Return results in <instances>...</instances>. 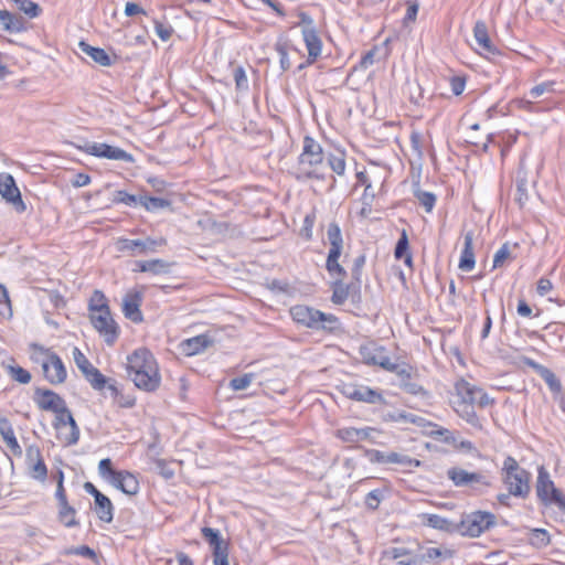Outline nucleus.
Segmentation results:
<instances>
[{
	"instance_id": "f257e3e1",
	"label": "nucleus",
	"mask_w": 565,
	"mask_h": 565,
	"mask_svg": "<svg viewBox=\"0 0 565 565\" xmlns=\"http://www.w3.org/2000/svg\"><path fill=\"white\" fill-rule=\"evenodd\" d=\"M127 372L135 385L142 391L154 392L160 386L159 367L148 349H138L128 355Z\"/></svg>"
},
{
	"instance_id": "f03ea898",
	"label": "nucleus",
	"mask_w": 565,
	"mask_h": 565,
	"mask_svg": "<svg viewBox=\"0 0 565 565\" xmlns=\"http://www.w3.org/2000/svg\"><path fill=\"white\" fill-rule=\"evenodd\" d=\"M296 180H324V153L321 145L310 136L302 141V152L294 172Z\"/></svg>"
},
{
	"instance_id": "7ed1b4c3",
	"label": "nucleus",
	"mask_w": 565,
	"mask_h": 565,
	"mask_svg": "<svg viewBox=\"0 0 565 565\" xmlns=\"http://www.w3.org/2000/svg\"><path fill=\"white\" fill-rule=\"evenodd\" d=\"M501 475L509 494L521 499H526L529 497L531 492V473L520 467L515 458L508 456L504 459Z\"/></svg>"
},
{
	"instance_id": "20e7f679",
	"label": "nucleus",
	"mask_w": 565,
	"mask_h": 565,
	"mask_svg": "<svg viewBox=\"0 0 565 565\" xmlns=\"http://www.w3.org/2000/svg\"><path fill=\"white\" fill-rule=\"evenodd\" d=\"M295 322L313 330L335 331L339 328V319L332 313H324L305 305L292 306L289 310Z\"/></svg>"
},
{
	"instance_id": "39448f33",
	"label": "nucleus",
	"mask_w": 565,
	"mask_h": 565,
	"mask_svg": "<svg viewBox=\"0 0 565 565\" xmlns=\"http://www.w3.org/2000/svg\"><path fill=\"white\" fill-rule=\"evenodd\" d=\"M535 491L543 505L557 507L565 514V494L555 487L544 466H540L537 469Z\"/></svg>"
},
{
	"instance_id": "423d86ee",
	"label": "nucleus",
	"mask_w": 565,
	"mask_h": 565,
	"mask_svg": "<svg viewBox=\"0 0 565 565\" xmlns=\"http://www.w3.org/2000/svg\"><path fill=\"white\" fill-rule=\"evenodd\" d=\"M495 525V515L487 511H475L462 516L458 522V533L463 536L478 537Z\"/></svg>"
},
{
	"instance_id": "0eeeda50",
	"label": "nucleus",
	"mask_w": 565,
	"mask_h": 565,
	"mask_svg": "<svg viewBox=\"0 0 565 565\" xmlns=\"http://www.w3.org/2000/svg\"><path fill=\"white\" fill-rule=\"evenodd\" d=\"M299 25H302L301 34L308 51L307 63L313 64L321 55L322 41L318 34L313 19L303 11L298 12Z\"/></svg>"
},
{
	"instance_id": "6e6552de",
	"label": "nucleus",
	"mask_w": 565,
	"mask_h": 565,
	"mask_svg": "<svg viewBox=\"0 0 565 565\" xmlns=\"http://www.w3.org/2000/svg\"><path fill=\"white\" fill-rule=\"evenodd\" d=\"M447 477L455 487H470L472 490L482 492L483 489L492 486L491 480L482 472H469L459 467H451L447 470Z\"/></svg>"
},
{
	"instance_id": "1a4fd4ad",
	"label": "nucleus",
	"mask_w": 565,
	"mask_h": 565,
	"mask_svg": "<svg viewBox=\"0 0 565 565\" xmlns=\"http://www.w3.org/2000/svg\"><path fill=\"white\" fill-rule=\"evenodd\" d=\"M455 392L456 399L452 403L476 404L484 408L494 402L482 388L470 384L463 379L455 383Z\"/></svg>"
},
{
	"instance_id": "9d476101",
	"label": "nucleus",
	"mask_w": 565,
	"mask_h": 565,
	"mask_svg": "<svg viewBox=\"0 0 565 565\" xmlns=\"http://www.w3.org/2000/svg\"><path fill=\"white\" fill-rule=\"evenodd\" d=\"M339 390L343 396L355 402L372 405L386 403L380 390H374L363 384L343 383Z\"/></svg>"
},
{
	"instance_id": "9b49d317",
	"label": "nucleus",
	"mask_w": 565,
	"mask_h": 565,
	"mask_svg": "<svg viewBox=\"0 0 565 565\" xmlns=\"http://www.w3.org/2000/svg\"><path fill=\"white\" fill-rule=\"evenodd\" d=\"M77 149H79L81 151H83L87 154L98 157V158H106L109 160H118V161H124L127 163L135 162V158L131 153L127 152L126 150H124L119 147L110 146L105 142L86 141L83 146H77Z\"/></svg>"
},
{
	"instance_id": "f8f14e48",
	"label": "nucleus",
	"mask_w": 565,
	"mask_h": 565,
	"mask_svg": "<svg viewBox=\"0 0 565 565\" xmlns=\"http://www.w3.org/2000/svg\"><path fill=\"white\" fill-rule=\"evenodd\" d=\"M202 536L212 548V557L214 565H230V542L223 539L220 531L209 526L201 529Z\"/></svg>"
},
{
	"instance_id": "ddd939ff",
	"label": "nucleus",
	"mask_w": 565,
	"mask_h": 565,
	"mask_svg": "<svg viewBox=\"0 0 565 565\" xmlns=\"http://www.w3.org/2000/svg\"><path fill=\"white\" fill-rule=\"evenodd\" d=\"M89 320L108 345H113L119 337V327L111 317L110 309L96 313H89Z\"/></svg>"
},
{
	"instance_id": "4468645a",
	"label": "nucleus",
	"mask_w": 565,
	"mask_h": 565,
	"mask_svg": "<svg viewBox=\"0 0 565 565\" xmlns=\"http://www.w3.org/2000/svg\"><path fill=\"white\" fill-rule=\"evenodd\" d=\"M395 370L388 372L395 373L399 380V388L414 396H427L428 392L418 383L417 372L413 366L406 363H394Z\"/></svg>"
},
{
	"instance_id": "2eb2a0df",
	"label": "nucleus",
	"mask_w": 565,
	"mask_h": 565,
	"mask_svg": "<svg viewBox=\"0 0 565 565\" xmlns=\"http://www.w3.org/2000/svg\"><path fill=\"white\" fill-rule=\"evenodd\" d=\"M385 348L374 342L360 345L359 354L364 364L380 366L385 371L395 370L394 362L385 354Z\"/></svg>"
},
{
	"instance_id": "dca6fc26",
	"label": "nucleus",
	"mask_w": 565,
	"mask_h": 565,
	"mask_svg": "<svg viewBox=\"0 0 565 565\" xmlns=\"http://www.w3.org/2000/svg\"><path fill=\"white\" fill-rule=\"evenodd\" d=\"M166 244L164 238L153 239H129L119 238L116 243L117 250L121 253H129L130 256L146 255L149 252H154L158 246Z\"/></svg>"
},
{
	"instance_id": "f3484780",
	"label": "nucleus",
	"mask_w": 565,
	"mask_h": 565,
	"mask_svg": "<svg viewBox=\"0 0 565 565\" xmlns=\"http://www.w3.org/2000/svg\"><path fill=\"white\" fill-rule=\"evenodd\" d=\"M0 194L7 203L11 204L17 213H24L26 205L22 200L21 192L17 186L14 178L9 173L0 174Z\"/></svg>"
},
{
	"instance_id": "a211bd4d",
	"label": "nucleus",
	"mask_w": 565,
	"mask_h": 565,
	"mask_svg": "<svg viewBox=\"0 0 565 565\" xmlns=\"http://www.w3.org/2000/svg\"><path fill=\"white\" fill-rule=\"evenodd\" d=\"M44 377L53 385L65 382L67 373L63 361L55 352L47 354L46 361L42 363Z\"/></svg>"
},
{
	"instance_id": "6ab92c4d",
	"label": "nucleus",
	"mask_w": 565,
	"mask_h": 565,
	"mask_svg": "<svg viewBox=\"0 0 565 565\" xmlns=\"http://www.w3.org/2000/svg\"><path fill=\"white\" fill-rule=\"evenodd\" d=\"M142 299V294L137 290L128 291L122 299L124 316L135 323H140L143 321V316L140 310Z\"/></svg>"
},
{
	"instance_id": "aec40b11",
	"label": "nucleus",
	"mask_w": 565,
	"mask_h": 565,
	"mask_svg": "<svg viewBox=\"0 0 565 565\" xmlns=\"http://www.w3.org/2000/svg\"><path fill=\"white\" fill-rule=\"evenodd\" d=\"M375 429L372 427H342L337 429L335 437L349 445H356L361 441L369 440Z\"/></svg>"
},
{
	"instance_id": "412c9836",
	"label": "nucleus",
	"mask_w": 565,
	"mask_h": 565,
	"mask_svg": "<svg viewBox=\"0 0 565 565\" xmlns=\"http://www.w3.org/2000/svg\"><path fill=\"white\" fill-rule=\"evenodd\" d=\"M110 483L127 495H136L139 492L137 477L127 470H119Z\"/></svg>"
},
{
	"instance_id": "4be33fe9",
	"label": "nucleus",
	"mask_w": 565,
	"mask_h": 565,
	"mask_svg": "<svg viewBox=\"0 0 565 565\" xmlns=\"http://www.w3.org/2000/svg\"><path fill=\"white\" fill-rule=\"evenodd\" d=\"M34 401L41 409L51 412L58 411L61 406L66 404L57 393L42 388L35 390Z\"/></svg>"
},
{
	"instance_id": "5701e85b",
	"label": "nucleus",
	"mask_w": 565,
	"mask_h": 565,
	"mask_svg": "<svg viewBox=\"0 0 565 565\" xmlns=\"http://www.w3.org/2000/svg\"><path fill=\"white\" fill-rule=\"evenodd\" d=\"M529 365H531L535 370V372L543 379V381L548 386L551 393L553 394L554 398L557 399L558 395L562 394L563 386L559 379L555 375V373L548 367L539 364L534 361H529Z\"/></svg>"
},
{
	"instance_id": "b1692460",
	"label": "nucleus",
	"mask_w": 565,
	"mask_h": 565,
	"mask_svg": "<svg viewBox=\"0 0 565 565\" xmlns=\"http://www.w3.org/2000/svg\"><path fill=\"white\" fill-rule=\"evenodd\" d=\"M332 296L331 301L335 305H343L349 296H353L354 294H359V285L351 282L344 284L343 279H335L332 285Z\"/></svg>"
},
{
	"instance_id": "393cba45",
	"label": "nucleus",
	"mask_w": 565,
	"mask_h": 565,
	"mask_svg": "<svg viewBox=\"0 0 565 565\" xmlns=\"http://www.w3.org/2000/svg\"><path fill=\"white\" fill-rule=\"evenodd\" d=\"M473 232L469 231L463 236V248L459 259V268L462 271H470L476 265L473 253Z\"/></svg>"
},
{
	"instance_id": "a878e982",
	"label": "nucleus",
	"mask_w": 565,
	"mask_h": 565,
	"mask_svg": "<svg viewBox=\"0 0 565 565\" xmlns=\"http://www.w3.org/2000/svg\"><path fill=\"white\" fill-rule=\"evenodd\" d=\"M423 523L429 527L443 531L445 533H458V522H454L438 514L426 513L422 516Z\"/></svg>"
},
{
	"instance_id": "bb28decb",
	"label": "nucleus",
	"mask_w": 565,
	"mask_h": 565,
	"mask_svg": "<svg viewBox=\"0 0 565 565\" xmlns=\"http://www.w3.org/2000/svg\"><path fill=\"white\" fill-rule=\"evenodd\" d=\"M422 553L417 554L420 564L423 563H440L454 556V551L447 547H419Z\"/></svg>"
},
{
	"instance_id": "cd10ccee",
	"label": "nucleus",
	"mask_w": 565,
	"mask_h": 565,
	"mask_svg": "<svg viewBox=\"0 0 565 565\" xmlns=\"http://www.w3.org/2000/svg\"><path fill=\"white\" fill-rule=\"evenodd\" d=\"M0 435L11 452L20 457L22 455V448L15 438L10 420L3 416H0Z\"/></svg>"
},
{
	"instance_id": "c85d7f7f",
	"label": "nucleus",
	"mask_w": 565,
	"mask_h": 565,
	"mask_svg": "<svg viewBox=\"0 0 565 565\" xmlns=\"http://www.w3.org/2000/svg\"><path fill=\"white\" fill-rule=\"evenodd\" d=\"M213 340L209 334H199L196 337L182 341L181 349L186 355H195L203 352L212 345Z\"/></svg>"
},
{
	"instance_id": "c756f323",
	"label": "nucleus",
	"mask_w": 565,
	"mask_h": 565,
	"mask_svg": "<svg viewBox=\"0 0 565 565\" xmlns=\"http://www.w3.org/2000/svg\"><path fill=\"white\" fill-rule=\"evenodd\" d=\"M473 35L479 47L482 49L486 53H498L497 47L492 44L490 40L486 22L479 20L475 23Z\"/></svg>"
},
{
	"instance_id": "7c9ffc66",
	"label": "nucleus",
	"mask_w": 565,
	"mask_h": 565,
	"mask_svg": "<svg viewBox=\"0 0 565 565\" xmlns=\"http://www.w3.org/2000/svg\"><path fill=\"white\" fill-rule=\"evenodd\" d=\"M139 271L151 273L153 275L168 274L170 271L171 264L163 259H150L139 260L136 263Z\"/></svg>"
},
{
	"instance_id": "2f4dec72",
	"label": "nucleus",
	"mask_w": 565,
	"mask_h": 565,
	"mask_svg": "<svg viewBox=\"0 0 565 565\" xmlns=\"http://www.w3.org/2000/svg\"><path fill=\"white\" fill-rule=\"evenodd\" d=\"M95 511L98 519L103 522L110 523L114 519V505L110 499L104 493L94 501Z\"/></svg>"
},
{
	"instance_id": "473e14b6",
	"label": "nucleus",
	"mask_w": 565,
	"mask_h": 565,
	"mask_svg": "<svg viewBox=\"0 0 565 565\" xmlns=\"http://www.w3.org/2000/svg\"><path fill=\"white\" fill-rule=\"evenodd\" d=\"M79 47L83 53H85L86 55L92 57L93 61H95L99 65H102V66H110L111 65V58L104 49L92 46L84 41L79 42Z\"/></svg>"
},
{
	"instance_id": "72a5a7b5",
	"label": "nucleus",
	"mask_w": 565,
	"mask_h": 565,
	"mask_svg": "<svg viewBox=\"0 0 565 565\" xmlns=\"http://www.w3.org/2000/svg\"><path fill=\"white\" fill-rule=\"evenodd\" d=\"M476 404L452 403L454 411L472 427L481 428L479 417L475 412Z\"/></svg>"
},
{
	"instance_id": "f704fd0d",
	"label": "nucleus",
	"mask_w": 565,
	"mask_h": 565,
	"mask_svg": "<svg viewBox=\"0 0 565 565\" xmlns=\"http://www.w3.org/2000/svg\"><path fill=\"white\" fill-rule=\"evenodd\" d=\"M66 428L68 427V431L60 433V440H62L66 446H72L77 444L79 439V428L72 415V413H66Z\"/></svg>"
},
{
	"instance_id": "c9c22d12",
	"label": "nucleus",
	"mask_w": 565,
	"mask_h": 565,
	"mask_svg": "<svg viewBox=\"0 0 565 565\" xmlns=\"http://www.w3.org/2000/svg\"><path fill=\"white\" fill-rule=\"evenodd\" d=\"M514 200L520 207H523L529 200V182L526 173L521 169L518 171L516 175Z\"/></svg>"
},
{
	"instance_id": "e433bc0d",
	"label": "nucleus",
	"mask_w": 565,
	"mask_h": 565,
	"mask_svg": "<svg viewBox=\"0 0 565 565\" xmlns=\"http://www.w3.org/2000/svg\"><path fill=\"white\" fill-rule=\"evenodd\" d=\"M327 237L330 244L329 252H333L337 254H342L343 249V238L341 234L340 226L338 223L332 222L329 224L327 230Z\"/></svg>"
},
{
	"instance_id": "4c0bfd02",
	"label": "nucleus",
	"mask_w": 565,
	"mask_h": 565,
	"mask_svg": "<svg viewBox=\"0 0 565 565\" xmlns=\"http://www.w3.org/2000/svg\"><path fill=\"white\" fill-rule=\"evenodd\" d=\"M0 20H9L7 31L10 33H20L26 30L25 20L8 10H0Z\"/></svg>"
},
{
	"instance_id": "58836bf2",
	"label": "nucleus",
	"mask_w": 565,
	"mask_h": 565,
	"mask_svg": "<svg viewBox=\"0 0 565 565\" xmlns=\"http://www.w3.org/2000/svg\"><path fill=\"white\" fill-rule=\"evenodd\" d=\"M408 236L405 230L402 231L401 236L396 243L395 249H394V256L396 259H404V263L407 266L412 265L413 257L412 254L408 253Z\"/></svg>"
},
{
	"instance_id": "ea45409f",
	"label": "nucleus",
	"mask_w": 565,
	"mask_h": 565,
	"mask_svg": "<svg viewBox=\"0 0 565 565\" xmlns=\"http://www.w3.org/2000/svg\"><path fill=\"white\" fill-rule=\"evenodd\" d=\"M384 420L393 422V423H412V424L420 426L422 423L424 422V418H422L413 413H407L405 411H395V412L385 414Z\"/></svg>"
},
{
	"instance_id": "a19ab883",
	"label": "nucleus",
	"mask_w": 565,
	"mask_h": 565,
	"mask_svg": "<svg viewBox=\"0 0 565 565\" xmlns=\"http://www.w3.org/2000/svg\"><path fill=\"white\" fill-rule=\"evenodd\" d=\"M76 510L70 505L68 502L66 504H58V520L66 527H75L78 525V521L75 518Z\"/></svg>"
},
{
	"instance_id": "79ce46f5",
	"label": "nucleus",
	"mask_w": 565,
	"mask_h": 565,
	"mask_svg": "<svg viewBox=\"0 0 565 565\" xmlns=\"http://www.w3.org/2000/svg\"><path fill=\"white\" fill-rule=\"evenodd\" d=\"M341 254L329 252L326 268L331 276H337V279H343L347 276L345 269L339 264Z\"/></svg>"
},
{
	"instance_id": "37998d69",
	"label": "nucleus",
	"mask_w": 565,
	"mask_h": 565,
	"mask_svg": "<svg viewBox=\"0 0 565 565\" xmlns=\"http://www.w3.org/2000/svg\"><path fill=\"white\" fill-rule=\"evenodd\" d=\"M109 309L108 300L105 294L102 290H94L89 301H88V310L89 313H96Z\"/></svg>"
},
{
	"instance_id": "c03bdc74",
	"label": "nucleus",
	"mask_w": 565,
	"mask_h": 565,
	"mask_svg": "<svg viewBox=\"0 0 565 565\" xmlns=\"http://www.w3.org/2000/svg\"><path fill=\"white\" fill-rule=\"evenodd\" d=\"M170 205H171V202L167 199L141 195L140 206H143L149 212H157L159 210L169 207Z\"/></svg>"
},
{
	"instance_id": "a18cd8bd",
	"label": "nucleus",
	"mask_w": 565,
	"mask_h": 565,
	"mask_svg": "<svg viewBox=\"0 0 565 565\" xmlns=\"http://www.w3.org/2000/svg\"><path fill=\"white\" fill-rule=\"evenodd\" d=\"M14 4L20 11L33 19L40 15L42 12L41 7L32 0H8Z\"/></svg>"
},
{
	"instance_id": "49530a36",
	"label": "nucleus",
	"mask_w": 565,
	"mask_h": 565,
	"mask_svg": "<svg viewBox=\"0 0 565 565\" xmlns=\"http://www.w3.org/2000/svg\"><path fill=\"white\" fill-rule=\"evenodd\" d=\"M114 204H125L127 206H138L141 204V195L129 194L124 190L115 191L113 198Z\"/></svg>"
},
{
	"instance_id": "de8ad7c7",
	"label": "nucleus",
	"mask_w": 565,
	"mask_h": 565,
	"mask_svg": "<svg viewBox=\"0 0 565 565\" xmlns=\"http://www.w3.org/2000/svg\"><path fill=\"white\" fill-rule=\"evenodd\" d=\"M414 196L427 213L433 211L436 203V195L434 193L416 189L414 191Z\"/></svg>"
},
{
	"instance_id": "09e8293b",
	"label": "nucleus",
	"mask_w": 565,
	"mask_h": 565,
	"mask_svg": "<svg viewBox=\"0 0 565 565\" xmlns=\"http://www.w3.org/2000/svg\"><path fill=\"white\" fill-rule=\"evenodd\" d=\"M430 436L436 440L457 447L458 436L447 428L438 427L436 430L430 433Z\"/></svg>"
},
{
	"instance_id": "8fccbe9b",
	"label": "nucleus",
	"mask_w": 565,
	"mask_h": 565,
	"mask_svg": "<svg viewBox=\"0 0 565 565\" xmlns=\"http://www.w3.org/2000/svg\"><path fill=\"white\" fill-rule=\"evenodd\" d=\"M85 380L90 384V386L96 391H103L108 383V379L100 373V371L96 367L92 370L86 376Z\"/></svg>"
},
{
	"instance_id": "3c124183",
	"label": "nucleus",
	"mask_w": 565,
	"mask_h": 565,
	"mask_svg": "<svg viewBox=\"0 0 565 565\" xmlns=\"http://www.w3.org/2000/svg\"><path fill=\"white\" fill-rule=\"evenodd\" d=\"M29 476L38 481L44 482L47 478V467L44 459L28 465Z\"/></svg>"
},
{
	"instance_id": "603ef678",
	"label": "nucleus",
	"mask_w": 565,
	"mask_h": 565,
	"mask_svg": "<svg viewBox=\"0 0 565 565\" xmlns=\"http://www.w3.org/2000/svg\"><path fill=\"white\" fill-rule=\"evenodd\" d=\"M73 358H74V362H75L76 366L83 373L84 377L92 370H94L95 366L88 361V359L85 356V354L78 348H74Z\"/></svg>"
},
{
	"instance_id": "864d4df0",
	"label": "nucleus",
	"mask_w": 565,
	"mask_h": 565,
	"mask_svg": "<svg viewBox=\"0 0 565 565\" xmlns=\"http://www.w3.org/2000/svg\"><path fill=\"white\" fill-rule=\"evenodd\" d=\"M327 159L328 164L333 172H335L338 175L344 174L347 167L344 153L329 154Z\"/></svg>"
},
{
	"instance_id": "5fc2aeb1",
	"label": "nucleus",
	"mask_w": 565,
	"mask_h": 565,
	"mask_svg": "<svg viewBox=\"0 0 565 565\" xmlns=\"http://www.w3.org/2000/svg\"><path fill=\"white\" fill-rule=\"evenodd\" d=\"M8 371L11 377L21 384H28L31 381L30 372L19 365H9Z\"/></svg>"
},
{
	"instance_id": "6e6d98bb",
	"label": "nucleus",
	"mask_w": 565,
	"mask_h": 565,
	"mask_svg": "<svg viewBox=\"0 0 565 565\" xmlns=\"http://www.w3.org/2000/svg\"><path fill=\"white\" fill-rule=\"evenodd\" d=\"M98 472L100 477L107 479L109 482L115 478V475L119 472V470L113 469V462L110 458H104L99 461Z\"/></svg>"
},
{
	"instance_id": "4d7b16f0",
	"label": "nucleus",
	"mask_w": 565,
	"mask_h": 565,
	"mask_svg": "<svg viewBox=\"0 0 565 565\" xmlns=\"http://www.w3.org/2000/svg\"><path fill=\"white\" fill-rule=\"evenodd\" d=\"M61 409L55 411V420L54 428L57 430V438L60 439V433L66 429V413L71 411L67 408L66 404L60 407Z\"/></svg>"
},
{
	"instance_id": "13d9d810",
	"label": "nucleus",
	"mask_w": 565,
	"mask_h": 565,
	"mask_svg": "<svg viewBox=\"0 0 565 565\" xmlns=\"http://www.w3.org/2000/svg\"><path fill=\"white\" fill-rule=\"evenodd\" d=\"M384 498V490L374 489L365 497V504L371 510H376Z\"/></svg>"
},
{
	"instance_id": "bf43d9fd",
	"label": "nucleus",
	"mask_w": 565,
	"mask_h": 565,
	"mask_svg": "<svg viewBox=\"0 0 565 565\" xmlns=\"http://www.w3.org/2000/svg\"><path fill=\"white\" fill-rule=\"evenodd\" d=\"M511 258L509 243H504L494 254L493 268L502 267L507 259Z\"/></svg>"
},
{
	"instance_id": "052dcab7",
	"label": "nucleus",
	"mask_w": 565,
	"mask_h": 565,
	"mask_svg": "<svg viewBox=\"0 0 565 565\" xmlns=\"http://www.w3.org/2000/svg\"><path fill=\"white\" fill-rule=\"evenodd\" d=\"M154 466L157 472L166 480H170L174 477V469L164 459L154 460Z\"/></svg>"
},
{
	"instance_id": "680f3d73",
	"label": "nucleus",
	"mask_w": 565,
	"mask_h": 565,
	"mask_svg": "<svg viewBox=\"0 0 565 565\" xmlns=\"http://www.w3.org/2000/svg\"><path fill=\"white\" fill-rule=\"evenodd\" d=\"M253 377L254 375L253 374H244L242 376H237V377H234L231 380L230 382V386L234 390V391H243L245 388H247L252 381H253Z\"/></svg>"
},
{
	"instance_id": "e2e57ef3",
	"label": "nucleus",
	"mask_w": 565,
	"mask_h": 565,
	"mask_svg": "<svg viewBox=\"0 0 565 565\" xmlns=\"http://www.w3.org/2000/svg\"><path fill=\"white\" fill-rule=\"evenodd\" d=\"M233 76L237 90H245L248 88V81L245 70L242 66H237L233 71Z\"/></svg>"
},
{
	"instance_id": "0e129e2a",
	"label": "nucleus",
	"mask_w": 565,
	"mask_h": 565,
	"mask_svg": "<svg viewBox=\"0 0 565 565\" xmlns=\"http://www.w3.org/2000/svg\"><path fill=\"white\" fill-rule=\"evenodd\" d=\"M555 82L547 81L541 84L535 85L531 88L530 94L532 97L536 98L543 95L544 93H554L555 92Z\"/></svg>"
},
{
	"instance_id": "69168bd1",
	"label": "nucleus",
	"mask_w": 565,
	"mask_h": 565,
	"mask_svg": "<svg viewBox=\"0 0 565 565\" xmlns=\"http://www.w3.org/2000/svg\"><path fill=\"white\" fill-rule=\"evenodd\" d=\"M275 50L279 55V63L282 71H287L290 67V61L288 56L287 45L286 43H276Z\"/></svg>"
},
{
	"instance_id": "338daca9",
	"label": "nucleus",
	"mask_w": 565,
	"mask_h": 565,
	"mask_svg": "<svg viewBox=\"0 0 565 565\" xmlns=\"http://www.w3.org/2000/svg\"><path fill=\"white\" fill-rule=\"evenodd\" d=\"M156 34L162 40L168 41L173 34V28L169 24H164L158 20H154Z\"/></svg>"
},
{
	"instance_id": "774afa93",
	"label": "nucleus",
	"mask_w": 565,
	"mask_h": 565,
	"mask_svg": "<svg viewBox=\"0 0 565 565\" xmlns=\"http://www.w3.org/2000/svg\"><path fill=\"white\" fill-rule=\"evenodd\" d=\"M65 554L66 555H79V556H84V557H87V558H95L96 557V553L93 548H90L89 546L87 545H81V546H77V547H71L68 550L65 551Z\"/></svg>"
}]
</instances>
